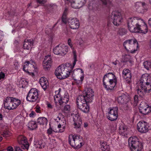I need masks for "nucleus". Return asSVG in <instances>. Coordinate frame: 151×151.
Here are the masks:
<instances>
[{"label": "nucleus", "instance_id": "f257e3e1", "mask_svg": "<svg viewBox=\"0 0 151 151\" xmlns=\"http://www.w3.org/2000/svg\"><path fill=\"white\" fill-rule=\"evenodd\" d=\"M68 45L72 50L74 61L72 65L69 63H66L65 65H61L58 66L56 69L55 73L56 77L59 79H63L68 77L75 65L77 61L76 52L73 47L71 40L69 39L68 41Z\"/></svg>", "mask_w": 151, "mask_h": 151}, {"label": "nucleus", "instance_id": "f03ea898", "mask_svg": "<svg viewBox=\"0 0 151 151\" xmlns=\"http://www.w3.org/2000/svg\"><path fill=\"white\" fill-rule=\"evenodd\" d=\"M140 86L136 87L137 94L142 97L146 93H148L151 90V79L150 76L147 74H143L140 80Z\"/></svg>", "mask_w": 151, "mask_h": 151}, {"label": "nucleus", "instance_id": "7ed1b4c3", "mask_svg": "<svg viewBox=\"0 0 151 151\" xmlns=\"http://www.w3.org/2000/svg\"><path fill=\"white\" fill-rule=\"evenodd\" d=\"M123 45L128 52L132 53L135 52L139 48L138 43L135 39L126 40L123 43Z\"/></svg>", "mask_w": 151, "mask_h": 151}, {"label": "nucleus", "instance_id": "20e7f679", "mask_svg": "<svg viewBox=\"0 0 151 151\" xmlns=\"http://www.w3.org/2000/svg\"><path fill=\"white\" fill-rule=\"evenodd\" d=\"M68 138L70 144L75 149L80 148L83 145L82 137L80 135H71L69 136Z\"/></svg>", "mask_w": 151, "mask_h": 151}, {"label": "nucleus", "instance_id": "39448f33", "mask_svg": "<svg viewBox=\"0 0 151 151\" xmlns=\"http://www.w3.org/2000/svg\"><path fill=\"white\" fill-rule=\"evenodd\" d=\"M128 143L132 151H141L142 150V145L139 142L137 137L134 136L129 138Z\"/></svg>", "mask_w": 151, "mask_h": 151}, {"label": "nucleus", "instance_id": "423d86ee", "mask_svg": "<svg viewBox=\"0 0 151 151\" xmlns=\"http://www.w3.org/2000/svg\"><path fill=\"white\" fill-rule=\"evenodd\" d=\"M123 12L119 11H113L111 14V19L113 24L116 26H119L121 24L124 16Z\"/></svg>", "mask_w": 151, "mask_h": 151}, {"label": "nucleus", "instance_id": "0eeeda50", "mask_svg": "<svg viewBox=\"0 0 151 151\" xmlns=\"http://www.w3.org/2000/svg\"><path fill=\"white\" fill-rule=\"evenodd\" d=\"M83 96L77 97L76 103L78 107L85 113L88 112L89 110V106L87 104L88 103L84 100Z\"/></svg>", "mask_w": 151, "mask_h": 151}, {"label": "nucleus", "instance_id": "6e6552de", "mask_svg": "<svg viewBox=\"0 0 151 151\" xmlns=\"http://www.w3.org/2000/svg\"><path fill=\"white\" fill-rule=\"evenodd\" d=\"M83 95H80L78 97L82 96L84 98V100L88 102H92L94 96V93L93 90L91 88H87L83 92Z\"/></svg>", "mask_w": 151, "mask_h": 151}, {"label": "nucleus", "instance_id": "1a4fd4ad", "mask_svg": "<svg viewBox=\"0 0 151 151\" xmlns=\"http://www.w3.org/2000/svg\"><path fill=\"white\" fill-rule=\"evenodd\" d=\"M38 96V91L36 88H32L28 92L26 99L30 102H35L37 99Z\"/></svg>", "mask_w": 151, "mask_h": 151}, {"label": "nucleus", "instance_id": "9d476101", "mask_svg": "<svg viewBox=\"0 0 151 151\" xmlns=\"http://www.w3.org/2000/svg\"><path fill=\"white\" fill-rule=\"evenodd\" d=\"M139 18L135 17L134 18H129L128 20V26L130 31L132 32L136 31V29L138 25L137 23Z\"/></svg>", "mask_w": 151, "mask_h": 151}, {"label": "nucleus", "instance_id": "9b49d317", "mask_svg": "<svg viewBox=\"0 0 151 151\" xmlns=\"http://www.w3.org/2000/svg\"><path fill=\"white\" fill-rule=\"evenodd\" d=\"M68 51V47L67 46L64 45L62 46L58 45L54 48L53 52L55 55H62L65 54Z\"/></svg>", "mask_w": 151, "mask_h": 151}, {"label": "nucleus", "instance_id": "f8f14e48", "mask_svg": "<svg viewBox=\"0 0 151 151\" xmlns=\"http://www.w3.org/2000/svg\"><path fill=\"white\" fill-rule=\"evenodd\" d=\"M149 127L148 124L144 121L139 122L137 124L138 130L142 133L147 132L149 130Z\"/></svg>", "mask_w": 151, "mask_h": 151}, {"label": "nucleus", "instance_id": "ddd939ff", "mask_svg": "<svg viewBox=\"0 0 151 151\" xmlns=\"http://www.w3.org/2000/svg\"><path fill=\"white\" fill-rule=\"evenodd\" d=\"M139 112L143 115H147L151 112V107L145 102L140 104L139 108Z\"/></svg>", "mask_w": 151, "mask_h": 151}, {"label": "nucleus", "instance_id": "4468645a", "mask_svg": "<svg viewBox=\"0 0 151 151\" xmlns=\"http://www.w3.org/2000/svg\"><path fill=\"white\" fill-rule=\"evenodd\" d=\"M118 108L114 107L109 109L108 114L107 117L111 121L116 120L118 117Z\"/></svg>", "mask_w": 151, "mask_h": 151}, {"label": "nucleus", "instance_id": "2eb2a0df", "mask_svg": "<svg viewBox=\"0 0 151 151\" xmlns=\"http://www.w3.org/2000/svg\"><path fill=\"white\" fill-rule=\"evenodd\" d=\"M52 60L50 55L46 56L43 62V66L44 69L47 70L51 67Z\"/></svg>", "mask_w": 151, "mask_h": 151}, {"label": "nucleus", "instance_id": "dca6fc26", "mask_svg": "<svg viewBox=\"0 0 151 151\" xmlns=\"http://www.w3.org/2000/svg\"><path fill=\"white\" fill-rule=\"evenodd\" d=\"M4 107L5 109L9 110H13L15 109L11 97H6L5 100L4 101Z\"/></svg>", "mask_w": 151, "mask_h": 151}, {"label": "nucleus", "instance_id": "f3484780", "mask_svg": "<svg viewBox=\"0 0 151 151\" xmlns=\"http://www.w3.org/2000/svg\"><path fill=\"white\" fill-rule=\"evenodd\" d=\"M122 76L128 84L131 82L132 73L130 70L128 69L124 68L122 72Z\"/></svg>", "mask_w": 151, "mask_h": 151}, {"label": "nucleus", "instance_id": "a211bd4d", "mask_svg": "<svg viewBox=\"0 0 151 151\" xmlns=\"http://www.w3.org/2000/svg\"><path fill=\"white\" fill-rule=\"evenodd\" d=\"M64 116L61 113H59L57 116V117L55 119V121L58 124V127H61L62 126L63 127H65L66 122Z\"/></svg>", "mask_w": 151, "mask_h": 151}, {"label": "nucleus", "instance_id": "6ab92c4d", "mask_svg": "<svg viewBox=\"0 0 151 151\" xmlns=\"http://www.w3.org/2000/svg\"><path fill=\"white\" fill-rule=\"evenodd\" d=\"M68 23L70 27L73 29H78L80 26L79 20L76 18L69 19L68 20Z\"/></svg>", "mask_w": 151, "mask_h": 151}, {"label": "nucleus", "instance_id": "aec40b11", "mask_svg": "<svg viewBox=\"0 0 151 151\" xmlns=\"http://www.w3.org/2000/svg\"><path fill=\"white\" fill-rule=\"evenodd\" d=\"M73 120L74 122L73 124L74 128L77 129L81 128L82 124L81 119L79 114L75 115L73 118Z\"/></svg>", "mask_w": 151, "mask_h": 151}, {"label": "nucleus", "instance_id": "412c9836", "mask_svg": "<svg viewBox=\"0 0 151 151\" xmlns=\"http://www.w3.org/2000/svg\"><path fill=\"white\" fill-rule=\"evenodd\" d=\"M107 81L103 80L104 87L107 90H112L116 84V81Z\"/></svg>", "mask_w": 151, "mask_h": 151}, {"label": "nucleus", "instance_id": "4be33fe9", "mask_svg": "<svg viewBox=\"0 0 151 151\" xmlns=\"http://www.w3.org/2000/svg\"><path fill=\"white\" fill-rule=\"evenodd\" d=\"M145 3V2H137L135 4V8L136 11L141 13H144L145 9H144Z\"/></svg>", "mask_w": 151, "mask_h": 151}, {"label": "nucleus", "instance_id": "5701e85b", "mask_svg": "<svg viewBox=\"0 0 151 151\" xmlns=\"http://www.w3.org/2000/svg\"><path fill=\"white\" fill-rule=\"evenodd\" d=\"M129 100L130 99L128 96L124 93L120 95L117 99L118 102L122 104H126Z\"/></svg>", "mask_w": 151, "mask_h": 151}, {"label": "nucleus", "instance_id": "b1692460", "mask_svg": "<svg viewBox=\"0 0 151 151\" xmlns=\"http://www.w3.org/2000/svg\"><path fill=\"white\" fill-rule=\"evenodd\" d=\"M18 141L19 144H22L26 149H28L29 145L25 137L22 135H20L18 138Z\"/></svg>", "mask_w": 151, "mask_h": 151}, {"label": "nucleus", "instance_id": "393cba45", "mask_svg": "<svg viewBox=\"0 0 151 151\" xmlns=\"http://www.w3.org/2000/svg\"><path fill=\"white\" fill-rule=\"evenodd\" d=\"M103 80L107 81H114L117 82V79L115 75L112 73L106 74L104 76Z\"/></svg>", "mask_w": 151, "mask_h": 151}, {"label": "nucleus", "instance_id": "a878e982", "mask_svg": "<svg viewBox=\"0 0 151 151\" xmlns=\"http://www.w3.org/2000/svg\"><path fill=\"white\" fill-rule=\"evenodd\" d=\"M69 100V97L67 92H65L64 94L60 98V101H59V104L60 106H63L67 104Z\"/></svg>", "mask_w": 151, "mask_h": 151}, {"label": "nucleus", "instance_id": "bb28decb", "mask_svg": "<svg viewBox=\"0 0 151 151\" xmlns=\"http://www.w3.org/2000/svg\"><path fill=\"white\" fill-rule=\"evenodd\" d=\"M138 32L144 34H146L148 32L147 24L144 23L142 26H140L138 24L136 29V31L135 32Z\"/></svg>", "mask_w": 151, "mask_h": 151}, {"label": "nucleus", "instance_id": "cd10ccee", "mask_svg": "<svg viewBox=\"0 0 151 151\" xmlns=\"http://www.w3.org/2000/svg\"><path fill=\"white\" fill-rule=\"evenodd\" d=\"M39 83L42 88L45 90L49 87V83L47 78L45 77H41L39 81Z\"/></svg>", "mask_w": 151, "mask_h": 151}, {"label": "nucleus", "instance_id": "c85d7f7f", "mask_svg": "<svg viewBox=\"0 0 151 151\" xmlns=\"http://www.w3.org/2000/svg\"><path fill=\"white\" fill-rule=\"evenodd\" d=\"M33 43L34 41L32 39H25L23 44V47L24 49L28 50Z\"/></svg>", "mask_w": 151, "mask_h": 151}, {"label": "nucleus", "instance_id": "c756f323", "mask_svg": "<svg viewBox=\"0 0 151 151\" xmlns=\"http://www.w3.org/2000/svg\"><path fill=\"white\" fill-rule=\"evenodd\" d=\"M127 128L126 126L124 124L120 125L119 128V133L123 136H125L127 134Z\"/></svg>", "mask_w": 151, "mask_h": 151}, {"label": "nucleus", "instance_id": "7c9ffc66", "mask_svg": "<svg viewBox=\"0 0 151 151\" xmlns=\"http://www.w3.org/2000/svg\"><path fill=\"white\" fill-rule=\"evenodd\" d=\"M47 122V119L45 117H40L37 119V123L43 126H46Z\"/></svg>", "mask_w": 151, "mask_h": 151}, {"label": "nucleus", "instance_id": "2f4dec72", "mask_svg": "<svg viewBox=\"0 0 151 151\" xmlns=\"http://www.w3.org/2000/svg\"><path fill=\"white\" fill-rule=\"evenodd\" d=\"M28 128L31 130H33L37 127L36 122L34 121H31L28 124Z\"/></svg>", "mask_w": 151, "mask_h": 151}, {"label": "nucleus", "instance_id": "473e14b6", "mask_svg": "<svg viewBox=\"0 0 151 151\" xmlns=\"http://www.w3.org/2000/svg\"><path fill=\"white\" fill-rule=\"evenodd\" d=\"M29 62H26L25 63V64L23 68V70L25 72L29 73L28 70H31L32 69L31 68H33L30 66V64L29 63Z\"/></svg>", "mask_w": 151, "mask_h": 151}, {"label": "nucleus", "instance_id": "72a5a7b5", "mask_svg": "<svg viewBox=\"0 0 151 151\" xmlns=\"http://www.w3.org/2000/svg\"><path fill=\"white\" fill-rule=\"evenodd\" d=\"M12 99V101L13 103L14 107L16 108L21 104V101L20 100L13 97H11Z\"/></svg>", "mask_w": 151, "mask_h": 151}, {"label": "nucleus", "instance_id": "f704fd0d", "mask_svg": "<svg viewBox=\"0 0 151 151\" xmlns=\"http://www.w3.org/2000/svg\"><path fill=\"white\" fill-rule=\"evenodd\" d=\"M101 151H108L109 146L107 145L106 142H103L101 145Z\"/></svg>", "mask_w": 151, "mask_h": 151}, {"label": "nucleus", "instance_id": "c9c22d12", "mask_svg": "<svg viewBox=\"0 0 151 151\" xmlns=\"http://www.w3.org/2000/svg\"><path fill=\"white\" fill-rule=\"evenodd\" d=\"M61 89L59 88V91H55V93L56 94L54 96V100L55 103H57L58 101L59 102V101H60V95L59 94V91Z\"/></svg>", "mask_w": 151, "mask_h": 151}, {"label": "nucleus", "instance_id": "e433bc0d", "mask_svg": "<svg viewBox=\"0 0 151 151\" xmlns=\"http://www.w3.org/2000/svg\"><path fill=\"white\" fill-rule=\"evenodd\" d=\"M67 1H69L71 3V5L72 7L74 9H78L81 7H79L78 6V3L76 2L74 0H66Z\"/></svg>", "mask_w": 151, "mask_h": 151}, {"label": "nucleus", "instance_id": "4c0bfd02", "mask_svg": "<svg viewBox=\"0 0 151 151\" xmlns=\"http://www.w3.org/2000/svg\"><path fill=\"white\" fill-rule=\"evenodd\" d=\"M67 9H66L65 10L62 17V21L65 24H66L67 22Z\"/></svg>", "mask_w": 151, "mask_h": 151}, {"label": "nucleus", "instance_id": "58836bf2", "mask_svg": "<svg viewBox=\"0 0 151 151\" xmlns=\"http://www.w3.org/2000/svg\"><path fill=\"white\" fill-rule=\"evenodd\" d=\"M127 32V31L126 29L124 28H121L119 29L117 33L120 35L122 36L126 35Z\"/></svg>", "mask_w": 151, "mask_h": 151}, {"label": "nucleus", "instance_id": "ea45409f", "mask_svg": "<svg viewBox=\"0 0 151 151\" xmlns=\"http://www.w3.org/2000/svg\"><path fill=\"white\" fill-rule=\"evenodd\" d=\"M65 127H63L62 126H61V127H58V126L56 127H55V129L54 130V132H63L65 130Z\"/></svg>", "mask_w": 151, "mask_h": 151}, {"label": "nucleus", "instance_id": "a19ab883", "mask_svg": "<svg viewBox=\"0 0 151 151\" xmlns=\"http://www.w3.org/2000/svg\"><path fill=\"white\" fill-rule=\"evenodd\" d=\"M83 73V70L81 69L77 68L74 70L73 71V76H75L76 74H81Z\"/></svg>", "mask_w": 151, "mask_h": 151}, {"label": "nucleus", "instance_id": "79ce46f5", "mask_svg": "<svg viewBox=\"0 0 151 151\" xmlns=\"http://www.w3.org/2000/svg\"><path fill=\"white\" fill-rule=\"evenodd\" d=\"M76 2L78 3V6L79 7H82L85 4L86 1V0H74Z\"/></svg>", "mask_w": 151, "mask_h": 151}, {"label": "nucleus", "instance_id": "37998d69", "mask_svg": "<svg viewBox=\"0 0 151 151\" xmlns=\"http://www.w3.org/2000/svg\"><path fill=\"white\" fill-rule=\"evenodd\" d=\"M123 58L124 62H129L130 63L132 62V57L129 55H125L124 56Z\"/></svg>", "mask_w": 151, "mask_h": 151}, {"label": "nucleus", "instance_id": "c03bdc74", "mask_svg": "<svg viewBox=\"0 0 151 151\" xmlns=\"http://www.w3.org/2000/svg\"><path fill=\"white\" fill-rule=\"evenodd\" d=\"M103 5L109 6L111 4V0H100Z\"/></svg>", "mask_w": 151, "mask_h": 151}, {"label": "nucleus", "instance_id": "a18cd8bd", "mask_svg": "<svg viewBox=\"0 0 151 151\" xmlns=\"http://www.w3.org/2000/svg\"><path fill=\"white\" fill-rule=\"evenodd\" d=\"M1 135L4 137H7L11 135L10 133L8 131L4 130L1 132Z\"/></svg>", "mask_w": 151, "mask_h": 151}, {"label": "nucleus", "instance_id": "49530a36", "mask_svg": "<svg viewBox=\"0 0 151 151\" xmlns=\"http://www.w3.org/2000/svg\"><path fill=\"white\" fill-rule=\"evenodd\" d=\"M27 62H29V63L30 64V66L32 67L34 69H35L36 64L35 62L32 60H31L29 61H28Z\"/></svg>", "mask_w": 151, "mask_h": 151}, {"label": "nucleus", "instance_id": "de8ad7c7", "mask_svg": "<svg viewBox=\"0 0 151 151\" xmlns=\"http://www.w3.org/2000/svg\"><path fill=\"white\" fill-rule=\"evenodd\" d=\"M20 120L19 117L16 118L13 121V123L15 125H19L20 123Z\"/></svg>", "mask_w": 151, "mask_h": 151}, {"label": "nucleus", "instance_id": "09e8293b", "mask_svg": "<svg viewBox=\"0 0 151 151\" xmlns=\"http://www.w3.org/2000/svg\"><path fill=\"white\" fill-rule=\"evenodd\" d=\"M143 65L145 68L147 70H149V68L150 67V64L148 61H145L143 63Z\"/></svg>", "mask_w": 151, "mask_h": 151}, {"label": "nucleus", "instance_id": "8fccbe9b", "mask_svg": "<svg viewBox=\"0 0 151 151\" xmlns=\"http://www.w3.org/2000/svg\"><path fill=\"white\" fill-rule=\"evenodd\" d=\"M84 78V76H81L80 77L81 80H78L74 79L76 81V83L79 85H81L82 83V81Z\"/></svg>", "mask_w": 151, "mask_h": 151}, {"label": "nucleus", "instance_id": "3c124183", "mask_svg": "<svg viewBox=\"0 0 151 151\" xmlns=\"http://www.w3.org/2000/svg\"><path fill=\"white\" fill-rule=\"evenodd\" d=\"M55 128H54L52 129L51 127H50L47 130V133L48 135H50L53 132H54V130Z\"/></svg>", "mask_w": 151, "mask_h": 151}, {"label": "nucleus", "instance_id": "603ef678", "mask_svg": "<svg viewBox=\"0 0 151 151\" xmlns=\"http://www.w3.org/2000/svg\"><path fill=\"white\" fill-rule=\"evenodd\" d=\"M70 108L69 105H66L64 106V111H65L69 112L70 111Z\"/></svg>", "mask_w": 151, "mask_h": 151}, {"label": "nucleus", "instance_id": "864d4df0", "mask_svg": "<svg viewBox=\"0 0 151 151\" xmlns=\"http://www.w3.org/2000/svg\"><path fill=\"white\" fill-rule=\"evenodd\" d=\"M44 144L41 141L39 142L38 144L37 145V147L40 148H42L44 147Z\"/></svg>", "mask_w": 151, "mask_h": 151}, {"label": "nucleus", "instance_id": "5fc2aeb1", "mask_svg": "<svg viewBox=\"0 0 151 151\" xmlns=\"http://www.w3.org/2000/svg\"><path fill=\"white\" fill-rule=\"evenodd\" d=\"M5 76V74L2 72H0V80L4 79Z\"/></svg>", "mask_w": 151, "mask_h": 151}, {"label": "nucleus", "instance_id": "6e6d98bb", "mask_svg": "<svg viewBox=\"0 0 151 151\" xmlns=\"http://www.w3.org/2000/svg\"><path fill=\"white\" fill-rule=\"evenodd\" d=\"M47 10L49 12H51L52 9V6H51L48 5V6L46 8Z\"/></svg>", "mask_w": 151, "mask_h": 151}, {"label": "nucleus", "instance_id": "4d7b16f0", "mask_svg": "<svg viewBox=\"0 0 151 151\" xmlns=\"http://www.w3.org/2000/svg\"><path fill=\"white\" fill-rule=\"evenodd\" d=\"M37 2L40 4H44L46 1V0H36Z\"/></svg>", "mask_w": 151, "mask_h": 151}, {"label": "nucleus", "instance_id": "13d9d810", "mask_svg": "<svg viewBox=\"0 0 151 151\" xmlns=\"http://www.w3.org/2000/svg\"><path fill=\"white\" fill-rule=\"evenodd\" d=\"M134 101L135 103L137 104L138 101V99L137 96L135 95L134 97Z\"/></svg>", "mask_w": 151, "mask_h": 151}, {"label": "nucleus", "instance_id": "bf43d9fd", "mask_svg": "<svg viewBox=\"0 0 151 151\" xmlns=\"http://www.w3.org/2000/svg\"><path fill=\"white\" fill-rule=\"evenodd\" d=\"M40 108L39 106H37L35 108V111L38 113H40L41 110H40Z\"/></svg>", "mask_w": 151, "mask_h": 151}, {"label": "nucleus", "instance_id": "052dcab7", "mask_svg": "<svg viewBox=\"0 0 151 151\" xmlns=\"http://www.w3.org/2000/svg\"><path fill=\"white\" fill-rule=\"evenodd\" d=\"M35 112L33 111H32L31 113L29 114V116L30 117H33L35 116Z\"/></svg>", "mask_w": 151, "mask_h": 151}, {"label": "nucleus", "instance_id": "680f3d73", "mask_svg": "<svg viewBox=\"0 0 151 151\" xmlns=\"http://www.w3.org/2000/svg\"><path fill=\"white\" fill-rule=\"evenodd\" d=\"M47 107L49 109H52L53 108V106L50 103L47 104Z\"/></svg>", "mask_w": 151, "mask_h": 151}, {"label": "nucleus", "instance_id": "e2e57ef3", "mask_svg": "<svg viewBox=\"0 0 151 151\" xmlns=\"http://www.w3.org/2000/svg\"><path fill=\"white\" fill-rule=\"evenodd\" d=\"M14 151H23L20 147H15L14 148Z\"/></svg>", "mask_w": 151, "mask_h": 151}, {"label": "nucleus", "instance_id": "0e129e2a", "mask_svg": "<svg viewBox=\"0 0 151 151\" xmlns=\"http://www.w3.org/2000/svg\"><path fill=\"white\" fill-rule=\"evenodd\" d=\"M7 151H13V148L11 146L9 147L7 149Z\"/></svg>", "mask_w": 151, "mask_h": 151}, {"label": "nucleus", "instance_id": "69168bd1", "mask_svg": "<svg viewBox=\"0 0 151 151\" xmlns=\"http://www.w3.org/2000/svg\"><path fill=\"white\" fill-rule=\"evenodd\" d=\"M117 60H116V61H115L114 62H112V63L114 64L115 65H116L117 64Z\"/></svg>", "mask_w": 151, "mask_h": 151}, {"label": "nucleus", "instance_id": "338daca9", "mask_svg": "<svg viewBox=\"0 0 151 151\" xmlns=\"http://www.w3.org/2000/svg\"><path fill=\"white\" fill-rule=\"evenodd\" d=\"M148 23L151 26V18L148 20Z\"/></svg>", "mask_w": 151, "mask_h": 151}, {"label": "nucleus", "instance_id": "774afa93", "mask_svg": "<svg viewBox=\"0 0 151 151\" xmlns=\"http://www.w3.org/2000/svg\"><path fill=\"white\" fill-rule=\"evenodd\" d=\"M150 47L151 49V39L150 40L149 43Z\"/></svg>", "mask_w": 151, "mask_h": 151}]
</instances>
